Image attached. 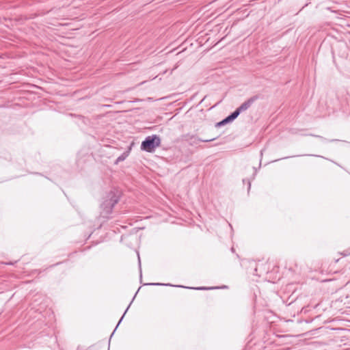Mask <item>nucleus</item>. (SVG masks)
<instances>
[{
	"instance_id": "obj_1",
	"label": "nucleus",
	"mask_w": 350,
	"mask_h": 350,
	"mask_svg": "<svg viewBox=\"0 0 350 350\" xmlns=\"http://www.w3.org/2000/svg\"><path fill=\"white\" fill-rule=\"evenodd\" d=\"M120 200V194L118 191H110L106 194L103 198V201L100 204L101 214L104 217L108 218L112 213L114 206Z\"/></svg>"
},
{
	"instance_id": "obj_2",
	"label": "nucleus",
	"mask_w": 350,
	"mask_h": 350,
	"mask_svg": "<svg viewBox=\"0 0 350 350\" xmlns=\"http://www.w3.org/2000/svg\"><path fill=\"white\" fill-rule=\"evenodd\" d=\"M161 144V139L157 135L148 136L142 142L141 149L148 152H152Z\"/></svg>"
},
{
	"instance_id": "obj_3",
	"label": "nucleus",
	"mask_w": 350,
	"mask_h": 350,
	"mask_svg": "<svg viewBox=\"0 0 350 350\" xmlns=\"http://www.w3.org/2000/svg\"><path fill=\"white\" fill-rule=\"evenodd\" d=\"M258 99V96L255 95L250 97L249 99L243 103L238 108H237L234 111L237 112L238 116L243 111H246L249 109L251 105Z\"/></svg>"
},
{
	"instance_id": "obj_4",
	"label": "nucleus",
	"mask_w": 350,
	"mask_h": 350,
	"mask_svg": "<svg viewBox=\"0 0 350 350\" xmlns=\"http://www.w3.org/2000/svg\"><path fill=\"white\" fill-rule=\"evenodd\" d=\"M238 114L237 113V112H235V111H234L231 114H230L229 116H228L226 118H225L224 119H223L221 121L217 122L216 124V126L217 127H220L221 126H224L226 124H228L229 122H232L234 120H235L237 117H238Z\"/></svg>"
},
{
	"instance_id": "obj_5",
	"label": "nucleus",
	"mask_w": 350,
	"mask_h": 350,
	"mask_svg": "<svg viewBox=\"0 0 350 350\" xmlns=\"http://www.w3.org/2000/svg\"><path fill=\"white\" fill-rule=\"evenodd\" d=\"M129 151H125L120 156H119L116 161H115V164H118L120 162H122L123 161H124L129 156Z\"/></svg>"
},
{
	"instance_id": "obj_6",
	"label": "nucleus",
	"mask_w": 350,
	"mask_h": 350,
	"mask_svg": "<svg viewBox=\"0 0 350 350\" xmlns=\"http://www.w3.org/2000/svg\"><path fill=\"white\" fill-rule=\"evenodd\" d=\"M304 136H308H308L315 137L319 138L322 141L326 142H335V141H338V139H330V140H329V139H326V138H325V137H322L321 135H314V134H304Z\"/></svg>"
},
{
	"instance_id": "obj_7",
	"label": "nucleus",
	"mask_w": 350,
	"mask_h": 350,
	"mask_svg": "<svg viewBox=\"0 0 350 350\" xmlns=\"http://www.w3.org/2000/svg\"><path fill=\"white\" fill-rule=\"evenodd\" d=\"M131 301H133V300H132ZM131 303H132V302H131V303H130V304L128 306L127 308H126V310L124 311V312L123 315L122 316L121 319H120L119 322L118 323V324H117V325H116V328H115V329H114V331H113V332H115V331H116V329H117L118 326V325H120V323H121V321H122V320L123 319V318H124V315H125L126 312H127V310H129V307H130V306H131ZM113 333H114V332H113V333H112L111 336L113 334Z\"/></svg>"
},
{
	"instance_id": "obj_8",
	"label": "nucleus",
	"mask_w": 350,
	"mask_h": 350,
	"mask_svg": "<svg viewBox=\"0 0 350 350\" xmlns=\"http://www.w3.org/2000/svg\"><path fill=\"white\" fill-rule=\"evenodd\" d=\"M193 288L196 289V290H208V289L218 288V287H209V288H207V287H197V288Z\"/></svg>"
},
{
	"instance_id": "obj_9",
	"label": "nucleus",
	"mask_w": 350,
	"mask_h": 350,
	"mask_svg": "<svg viewBox=\"0 0 350 350\" xmlns=\"http://www.w3.org/2000/svg\"><path fill=\"white\" fill-rule=\"evenodd\" d=\"M243 183H247L248 190H250V189L251 187V180L248 178H244V179H243Z\"/></svg>"
},
{
	"instance_id": "obj_10",
	"label": "nucleus",
	"mask_w": 350,
	"mask_h": 350,
	"mask_svg": "<svg viewBox=\"0 0 350 350\" xmlns=\"http://www.w3.org/2000/svg\"><path fill=\"white\" fill-rule=\"evenodd\" d=\"M215 139H216L215 137H213V138L208 139H198V141H200V142H208L213 141V140H215Z\"/></svg>"
},
{
	"instance_id": "obj_11",
	"label": "nucleus",
	"mask_w": 350,
	"mask_h": 350,
	"mask_svg": "<svg viewBox=\"0 0 350 350\" xmlns=\"http://www.w3.org/2000/svg\"><path fill=\"white\" fill-rule=\"evenodd\" d=\"M148 285H157V286H159V285H165V286H170V284H161V283H151V284H148Z\"/></svg>"
},
{
	"instance_id": "obj_12",
	"label": "nucleus",
	"mask_w": 350,
	"mask_h": 350,
	"mask_svg": "<svg viewBox=\"0 0 350 350\" xmlns=\"http://www.w3.org/2000/svg\"><path fill=\"white\" fill-rule=\"evenodd\" d=\"M256 174V170L254 168V172L253 174V179L254 178Z\"/></svg>"
},
{
	"instance_id": "obj_13",
	"label": "nucleus",
	"mask_w": 350,
	"mask_h": 350,
	"mask_svg": "<svg viewBox=\"0 0 350 350\" xmlns=\"http://www.w3.org/2000/svg\"><path fill=\"white\" fill-rule=\"evenodd\" d=\"M308 156H312V157H314V154H308ZM315 157H318L317 155H315Z\"/></svg>"
},
{
	"instance_id": "obj_14",
	"label": "nucleus",
	"mask_w": 350,
	"mask_h": 350,
	"mask_svg": "<svg viewBox=\"0 0 350 350\" xmlns=\"http://www.w3.org/2000/svg\"><path fill=\"white\" fill-rule=\"evenodd\" d=\"M61 262H57L55 265H54L53 266H55V265H59Z\"/></svg>"
},
{
	"instance_id": "obj_15",
	"label": "nucleus",
	"mask_w": 350,
	"mask_h": 350,
	"mask_svg": "<svg viewBox=\"0 0 350 350\" xmlns=\"http://www.w3.org/2000/svg\"><path fill=\"white\" fill-rule=\"evenodd\" d=\"M136 295H137V293H135V296L133 297V300L135 299Z\"/></svg>"
}]
</instances>
